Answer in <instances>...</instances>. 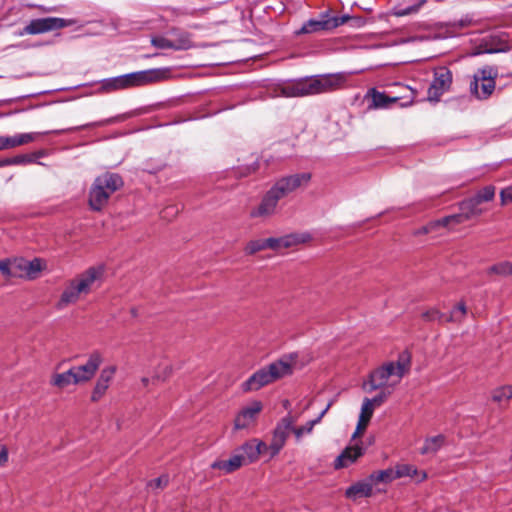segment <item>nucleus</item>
Returning <instances> with one entry per match:
<instances>
[{
    "instance_id": "obj_39",
    "label": "nucleus",
    "mask_w": 512,
    "mask_h": 512,
    "mask_svg": "<svg viewBox=\"0 0 512 512\" xmlns=\"http://www.w3.org/2000/svg\"><path fill=\"white\" fill-rule=\"evenodd\" d=\"M421 317L426 322H445V314L440 312L437 308H431L421 314Z\"/></svg>"
},
{
    "instance_id": "obj_58",
    "label": "nucleus",
    "mask_w": 512,
    "mask_h": 512,
    "mask_svg": "<svg viewBox=\"0 0 512 512\" xmlns=\"http://www.w3.org/2000/svg\"><path fill=\"white\" fill-rule=\"evenodd\" d=\"M412 103H413V96H411L407 101L402 102L400 105L402 107H407V106H410Z\"/></svg>"
},
{
    "instance_id": "obj_36",
    "label": "nucleus",
    "mask_w": 512,
    "mask_h": 512,
    "mask_svg": "<svg viewBox=\"0 0 512 512\" xmlns=\"http://www.w3.org/2000/svg\"><path fill=\"white\" fill-rule=\"evenodd\" d=\"M488 274H497L500 276H511L512 275V262L503 261L492 265L488 271Z\"/></svg>"
},
{
    "instance_id": "obj_9",
    "label": "nucleus",
    "mask_w": 512,
    "mask_h": 512,
    "mask_svg": "<svg viewBox=\"0 0 512 512\" xmlns=\"http://www.w3.org/2000/svg\"><path fill=\"white\" fill-rule=\"evenodd\" d=\"M295 422L296 418L288 413L277 423L273 431L272 441L268 446V451L270 452L271 457L276 456L284 447L288 436L293 432V425Z\"/></svg>"
},
{
    "instance_id": "obj_2",
    "label": "nucleus",
    "mask_w": 512,
    "mask_h": 512,
    "mask_svg": "<svg viewBox=\"0 0 512 512\" xmlns=\"http://www.w3.org/2000/svg\"><path fill=\"white\" fill-rule=\"evenodd\" d=\"M168 73L169 69L167 68H154L106 78L100 81L101 89L106 92H111L142 86L161 81L167 77Z\"/></svg>"
},
{
    "instance_id": "obj_54",
    "label": "nucleus",
    "mask_w": 512,
    "mask_h": 512,
    "mask_svg": "<svg viewBox=\"0 0 512 512\" xmlns=\"http://www.w3.org/2000/svg\"><path fill=\"white\" fill-rule=\"evenodd\" d=\"M8 461V452L5 446L0 447V465Z\"/></svg>"
},
{
    "instance_id": "obj_34",
    "label": "nucleus",
    "mask_w": 512,
    "mask_h": 512,
    "mask_svg": "<svg viewBox=\"0 0 512 512\" xmlns=\"http://www.w3.org/2000/svg\"><path fill=\"white\" fill-rule=\"evenodd\" d=\"M373 485H376L379 482L389 483L396 479L395 470L393 469H385L372 473L369 476Z\"/></svg>"
},
{
    "instance_id": "obj_49",
    "label": "nucleus",
    "mask_w": 512,
    "mask_h": 512,
    "mask_svg": "<svg viewBox=\"0 0 512 512\" xmlns=\"http://www.w3.org/2000/svg\"><path fill=\"white\" fill-rule=\"evenodd\" d=\"M171 13L174 15H191L194 16L197 12L196 9H187V8H171Z\"/></svg>"
},
{
    "instance_id": "obj_3",
    "label": "nucleus",
    "mask_w": 512,
    "mask_h": 512,
    "mask_svg": "<svg viewBox=\"0 0 512 512\" xmlns=\"http://www.w3.org/2000/svg\"><path fill=\"white\" fill-rule=\"evenodd\" d=\"M103 275L101 267H90L85 272L72 279L64 288L59 301L56 304L57 309L61 310L70 304L76 303L81 295L90 293L93 284Z\"/></svg>"
},
{
    "instance_id": "obj_46",
    "label": "nucleus",
    "mask_w": 512,
    "mask_h": 512,
    "mask_svg": "<svg viewBox=\"0 0 512 512\" xmlns=\"http://www.w3.org/2000/svg\"><path fill=\"white\" fill-rule=\"evenodd\" d=\"M10 159V165H19V164H25L32 161V158L30 155L27 154H21L14 157L9 158Z\"/></svg>"
},
{
    "instance_id": "obj_11",
    "label": "nucleus",
    "mask_w": 512,
    "mask_h": 512,
    "mask_svg": "<svg viewBox=\"0 0 512 512\" xmlns=\"http://www.w3.org/2000/svg\"><path fill=\"white\" fill-rule=\"evenodd\" d=\"M68 25L67 21L60 17H46L31 20L19 33L24 35H37L61 29Z\"/></svg>"
},
{
    "instance_id": "obj_30",
    "label": "nucleus",
    "mask_w": 512,
    "mask_h": 512,
    "mask_svg": "<svg viewBox=\"0 0 512 512\" xmlns=\"http://www.w3.org/2000/svg\"><path fill=\"white\" fill-rule=\"evenodd\" d=\"M427 0H415L410 6L403 7L402 5H396L392 8V14L396 17H403L411 14H416L422 6L426 4Z\"/></svg>"
},
{
    "instance_id": "obj_19",
    "label": "nucleus",
    "mask_w": 512,
    "mask_h": 512,
    "mask_svg": "<svg viewBox=\"0 0 512 512\" xmlns=\"http://www.w3.org/2000/svg\"><path fill=\"white\" fill-rule=\"evenodd\" d=\"M365 453V448L360 444L346 447L334 461V468L341 469L348 467L357 461Z\"/></svg>"
},
{
    "instance_id": "obj_18",
    "label": "nucleus",
    "mask_w": 512,
    "mask_h": 512,
    "mask_svg": "<svg viewBox=\"0 0 512 512\" xmlns=\"http://www.w3.org/2000/svg\"><path fill=\"white\" fill-rule=\"evenodd\" d=\"M116 372L115 366H108L101 370L91 394V401L98 402L106 393Z\"/></svg>"
},
{
    "instance_id": "obj_43",
    "label": "nucleus",
    "mask_w": 512,
    "mask_h": 512,
    "mask_svg": "<svg viewBox=\"0 0 512 512\" xmlns=\"http://www.w3.org/2000/svg\"><path fill=\"white\" fill-rule=\"evenodd\" d=\"M374 412V407L370 404L369 398H364L359 418L366 421H370Z\"/></svg>"
},
{
    "instance_id": "obj_10",
    "label": "nucleus",
    "mask_w": 512,
    "mask_h": 512,
    "mask_svg": "<svg viewBox=\"0 0 512 512\" xmlns=\"http://www.w3.org/2000/svg\"><path fill=\"white\" fill-rule=\"evenodd\" d=\"M281 93L288 98L315 96L313 75L288 80L281 87Z\"/></svg>"
},
{
    "instance_id": "obj_27",
    "label": "nucleus",
    "mask_w": 512,
    "mask_h": 512,
    "mask_svg": "<svg viewBox=\"0 0 512 512\" xmlns=\"http://www.w3.org/2000/svg\"><path fill=\"white\" fill-rule=\"evenodd\" d=\"M445 442V437L443 435H436L433 437H428L424 441V445L420 449V453L422 455L425 454H435L437 453Z\"/></svg>"
},
{
    "instance_id": "obj_29",
    "label": "nucleus",
    "mask_w": 512,
    "mask_h": 512,
    "mask_svg": "<svg viewBox=\"0 0 512 512\" xmlns=\"http://www.w3.org/2000/svg\"><path fill=\"white\" fill-rule=\"evenodd\" d=\"M37 133H22L14 136H5L6 149L14 148L32 142Z\"/></svg>"
},
{
    "instance_id": "obj_24",
    "label": "nucleus",
    "mask_w": 512,
    "mask_h": 512,
    "mask_svg": "<svg viewBox=\"0 0 512 512\" xmlns=\"http://www.w3.org/2000/svg\"><path fill=\"white\" fill-rule=\"evenodd\" d=\"M42 268V260L39 258H34L33 260L30 261L24 259L19 260L20 273L23 272V276H26L29 279L35 278L37 273H39L42 270Z\"/></svg>"
},
{
    "instance_id": "obj_1",
    "label": "nucleus",
    "mask_w": 512,
    "mask_h": 512,
    "mask_svg": "<svg viewBox=\"0 0 512 512\" xmlns=\"http://www.w3.org/2000/svg\"><path fill=\"white\" fill-rule=\"evenodd\" d=\"M411 367L410 355L403 352L396 361H388L372 370L368 375V380L364 382L363 388L368 392L379 389L394 391L400 384L403 377L408 374Z\"/></svg>"
},
{
    "instance_id": "obj_52",
    "label": "nucleus",
    "mask_w": 512,
    "mask_h": 512,
    "mask_svg": "<svg viewBox=\"0 0 512 512\" xmlns=\"http://www.w3.org/2000/svg\"><path fill=\"white\" fill-rule=\"evenodd\" d=\"M368 423H369V421L363 420V422H362V419L359 418L357 426H356V430L352 435V439H355L359 433H361L363 430H365Z\"/></svg>"
},
{
    "instance_id": "obj_20",
    "label": "nucleus",
    "mask_w": 512,
    "mask_h": 512,
    "mask_svg": "<svg viewBox=\"0 0 512 512\" xmlns=\"http://www.w3.org/2000/svg\"><path fill=\"white\" fill-rule=\"evenodd\" d=\"M240 455L244 456V464L255 462L261 453L268 450V446L257 439H252L245 442L236 449Z\"/></svg>"
},
{
    "instance_id": "obj_12",
    "label": "nucleus",
    "mask_w": 512,
    "mask_h": 512,
    "mask_svg": "<svg viewBox=\"0 0 512 512\" xmlns=\"http://www.w3.org/2000/svg\"><path fill=\"white\" fill-rule=\"evenodd\" d=\"M347 81L344 72L313 75L315 94H324L341 89Z\"/></svg>"
},
{
    "instance_id": "obj_47",
    "label": "nucleus",
    "mask_w": 512,
    "mask_h": 512,
    "mask_svg": "<svg viewBox=\"0 0 512 512\" xmlns=\"http://www.w3.org/2000/svg\"><path fill=\"white\" fill-rule=\"evenodd\" d=\"M501 204L506 205L512 202V186L506 187L500 192Z\"/></svg>"
},
{
    "instance_id": "obj_45",
    "label": "nucleus",
    "mask_w": 512,
    "mask_h": 512,
    "mask_svg": "<svg viewBox=\"0 0 512 512\" xmlns=\"http://www.w3.org/2000/svg\"><path fill=\"white\" fill-rule=\"evenodd\" d=\"M169 477L168 475H161L158 478H155L151 481H149L148 486L151 488H164L168 485Z\"/></svg>"
},
{
    "instance_id": "obj_61",
    "label": "nucleus",
    "mask_w": 512,
    "mask_h": 512,
    "mask_svg": "<svg viewBox=\"0 0 512 512\" xmlns=\"http://www.w3.org/2000/svg\"><path fill=\"white\" fill-rule=\"evenodd\" d=\"M142 381L146 384L148 382L147 378H143Z\"/></svg>"
},
{
    "instance_id": "obj_57",
    "label": "nucleus",
    "mask_w": 512,
    "mask_h": 512,
    "mask_svg": "<svg viewBox=\"0 0 512 512\" xmlns=\"http://www.w3.org/2000/svg\"><path fill=\"white\" fill-rule=\"evenodd\" d=\"M504 388L506 391L507 399H511L512 398V385L504 386Z\"/></svg>"
},
{
    "instance_id": "obj_53",
    "label": "nucleus",
    "mask_w": 512,
    "mask_h": 512,
    "mask_svg": "<svg viewBox=\"0 0 512 512\" xmlns=\"http://www.w3.org/2000/svg\"><path fill=\"white\" fill-rule=\"evenodd\" d=\"M178 213V210L176 207L174 206H168L166 207L162 212H161V217L162 218H167V217H170V216H174L175 214Z\"/></svg>"
},
{
    "instance_id": "obj_37",
    "label": "nucleus",
    "mask_w": 512,
    "mask_h": 512,
    "mask_svg": "<svg viewBox=\"0 0 512 512\" xmlns=\"http://www.w3.org/2000/svg\"><path fill=\"white\" fill-rule=\"evenodd\" d=\"M318 423H319V419H313V420L306 422L302 426H299V427L293 426V434L295 436L296 441L299 442L305 434L312 433L314 426Z\"/></svg>"
},
{
    "instance_id": "obj_25",
    "label": "nucleus",
    "mask_w": 512,
    "mask_h": 512,
    "mask_svg": "<svg viewBox=\"0 0 512 512\" xmlns=\"http://www.w3.org/2000/svg\"><path fill=\"white\" fill-rule=\"evenodd\" d=\"M50 384L59 389H64L69 385H77L79 383L75 380L74 373L70 368L65 372L53 374L50 379Z\"/></svg>"
},
{
    "instance_id": "obj_22",
    "label": "nucleus",
    "mask_w": 512,
    "mask_h": 512,
    "mask_svg": "<svg viewBox=\"0 0 512 512\" xmlns=\"http://www.w3.org/2000/svg\"><path fill=\"white\" fill-rule=\"evenodd\" d=\"M373 492V484L368 477L363 481H359L349 486L345 491V496L349 499L356 500L358 498L370 497Z\"/></svg>"
},
{
    "instance_id": "obj_4",
    "label": "nucleus",
    "mask_w": 512,
    "mask_h": 512,
    "mask_svg": "<svg viewBox=\"0 0 512 512\" xmlns=\"http://www.w3.org/2000/svg\"><path fill=\"white\" fill-rule=\"evenodd\" d=\"M292 373V364L290 359L282 358L275 361L253 373L246 381L241 384L243 392L257 391Z\"/></svg>"
},
{
    "instance_id": "obj_16",
    "label": "nucleus",
    "mask_w": 512,
    "mask_h": 512,
    "mask_svg": "<svg viewBox=\"0 0 512 512\" xmlns=\"http://www.w3.org/2000/svg\"><path fill=\"white\" fill-rule=\"evenodd\" d=\"M451 83V71L447 67H439L434 72V79L429 88V94L438 97L449 89Z\"/></svg>"
},
{
    "instance_id": "obj_5",
    "label": "nucleus",
    "mask_w": 512,
    "mask_h": 512,
    "mask_svg": "<svg viewBox=\"0 0 512 512\" xmlns=\"http://www.w3.org/2000/svg\"><path fill=\"white\" fill-rule=\"evenodd\" d=\"M123 184V179L118 173L106 172L96 177L89 191L90 207L100 211L107 204L110 196Z\"/></svg>"
},
{
    "instance_id": "obj_35",
    "label": "nucleus",
    "mask_w": 512,
    "mask_h": 512,
    "mask_svg": "<svg viewBox=\"0 0 512 512\" xmlns=\"http://www.w3.org/2000/svg\"><path fill=\"white\" fill-rule=\"evenodd\" d=\"M495 196V187L493 185L485 186L484 188L480 189L474 196L473 201L474 203H483V202H489L494 199Z\"/></svg>"
},
{
    "instance_id": "obj_31",
    "label": "nucleus",
    "mask_w": 512,
    "mask_h": 512,
    "mask_svg": "<svg viewBox=\"0 0 512 512\" xmlns=\"http://www.w3.org/2000/svg\"><path fill=\"white\" fill-rule=\"evenodd\" d=\"M173 42V50H188L193 47V42L191 40V35L188 32H177L175 33V39L171 40Z\"/></svg>"
},
{
    "instance_id": "obj_59",
    "label": "nucleus",
    "mask_w": 512,
    "mask_h": 512,
    "mask_svg": "<svg viewBox=\"0 0 512 512\" xmlns=\"http://www.w3.org/2000/svg\"><path fill=\"white\" fill-rule=\"evenodd\" d=\"M6 144H5V136L0 137V150H5Z\"/></svg>"
},
{
    "instance_id": "obj_51",
    "label": "nucleus",
    "mask_w": 512,
    "mask_h": 512,
    "mask_svg": "<svg viewBox=\"0 0 512 512\" xmlns=\"http://www.w3.org/2000/svg\"><path fill=\"white\" fill-rule=\"evenodd\" d=\"M427 225H428V230L430 232L437 231L439 228H446L444 226V223L442 222V218L431 221Z\"/></svg>"
},
{
    "instance_id": "obj_13",
    "label": "nucleus",
    "mask_w": 512,
    "mask_h": 512,
    "mask_svg": "<svg viewBox=\"0 0 512 512\" xmlns=\"http://www.w3.org/2000/svg\"><path fill=\"white\" fill-rule=\"evenodd\" d=\"M102 362L103 357L101 353L98 351L92 352L88 356L86 363L71 367L75 380L78 381L79 384L90 381L95 376Z\"/></svg>"
},
{
    "instance_id": "obj_33",
    "label": "nucleus",
    "mask_w": 512,
    "mask_h": 512,
    "mask_svg": "<svg viewBox=\"0 0 512 512\" xmlns=\"http://www.w3.org/2000/svg\"><path fill=\"white\" fill-rule=\"evenodd\" d=\"M467 308L464 302L458 303L449 314H445V322L460 323L465 318Z\"/></svg>"
},
{
    "instance_id": "obj_44",
    "label": "nucleus",
    "mask_w": 512,
    "mask_h": 512,
    "mask_svg": "<svg viewBox=\"0 0 512 512\" xmlns=\"http://www.w3.org/2000/svg\"><path fill=\"white\" fill-rule=\"evenodd\" d=\"M151 44L158 49H172L173 42L163 36H156L151 39Z\"/></svg>"
},
{
    "instance_id": "obj_26",
    "label": "nucleus",
    "mask_w": 512,
    "mask_h": 512,
    "mask_svg": "<svg viewBox=\"0 0 512 512\" xmlns=\"http://www.w3.org/2000/svg\"><path fill=\"white\" fill-rule=\"evenodd\" d=\"M396 479L402 477H416L419 476L418 481H423L426 479L427 474L425 471H418L414 465L410 464H401L397 465L395 469Z\"/></svg>"
},
{
    "instance_id": "obj_7",
    "label": "nucleus",
    "mask_w": 512,
    "mask_h": 512,
    "mask_svg": "<svg viewBox=\"0 0 512 512\" xmlns=\"http://www.w3.org/2000/svg\"><path fill=\"white\" fill-rule=\"evenodd\" d=\"M351 19L349 15L332 16L330 10L323 11L317 19H309L295 32L296 35L332 31Z\"/></svg>"
},
{
    "instance_id": "obj_14",
    "label": "nucleus",
    "mask_w": 512,
    "mask_h": 512,
    "mask_svg": "<svg viewBox=\"0 0 512 512\" xmlns=\"http://www.w3.org/2000/svg\"><path fill=\"white\" fill-rule=\"evenodd\" d=\"M262 408L263 406L260 401H253L243 407L235 417L234 428L242 430L254 426Z\"/></svg>"
},
{
    "instance_id": "obj_41",
    "label": "nucleus",
    "mask_w": 512,
    "mask_h": 512,
    "mask_svg": "<svg viewBox=\"0 0 512 512\" xmlns=\"http://www.w3.org/2000/svg\"><path fill=\"white\" fill-rule=\"evenodd\" d=\"M113 122H115V118H109V119H105V120H101V121H97V122H91V123L83 124V125H80L77 127L69 128V129H66V131H69V132L70 131H78V130H83V129H87V128H91V127L104 126V125H107V124H110ZM52 132L55 134H59V133L65 132V130H54Z\"/></svg>"
},
{
    "instance_id": "obj_60",
    "label": "nucleus",
    "mask_w": 512,
    "mask_h": 512,
    "mask_svg": "<svg viewBox=\"0 0 512 512\" xmlns=\"http://www.w3.org/2000/svg\"><path fill=\"white\" fill-rule=\"evenodd\" d=\"M8 165H10V159L9 158H5L3 160H0V167L8 166Z\"/></svg>"
},
{
    "instance_id": "obj_17",
    "label": "nucleus",
    "mask_w": 512,
    "mask_h": 512,
    "mask_svg": "<svg viewBox=\"0 0 512 512\" xmlns=\"http://www.w3.org/2000/svg\"><path fill=\"white\" fill-rule=\"evenodd\" d=\"M279 200L280 198L271 189H269L263 196L260 204L251 210L250 216L252 218H257L273 215L276 212Z\"/></svg>"
},
{
    "instance_id": "obj_6",
    "label": "nucleus",
    "mask_w": 512,
    "mask_h": 512,
    "mask_svg": "<svg viewBox=\"0 0 512 512\" xmlns=\"http://www.w3.org/2000/svg\"><path fill=\"white\" fill-rule=\"evenodd\" d=\"M497 77V69L491 66L479 69L469 84V90L478 100L488 99L495 90V78Z\"/></svg>"
},
{
    "instance_id": "obj_28",
    "label": "nucleus",
    "mask_w": 512,
    "mask_h": 512,
    "mask_svg": "<svg viewBox=\"0 0 512 512\" xmlns=\"http://www.w3.org/2000/svg\"><path fill=\"white\" fill-rule=\"evenodd\" d=\"M0 272L6 278L22 277L20 273L19 260L11 261L10 259H3L0 261Z\"/></svg>"
},
{
    "instance_id": "obj_23",
    "label": "nucleus",
    "mask_w": 512,
    "mask_h": 512,
    "mask_svg": "<svg viewBox=\"0 0 512 512\" xmlns=\"http://www.w3.org/2000/svg\"><path fill=\"white\" fill-rule=\"evenodd\" d=\"M369 93L371 95L370 109H386L401 99L400 97L388 96L384 92L377 91L375 88H372Z\"/></svg>"
},
{
    "instance_id": "obj_21",
    "label": "nucleus",
    "mask_w": 512,
    "mask_h": 512,
    "mask_svg": "<svg viewBox=\"0 0 512 512\" xmlns=\"http://www.w3.org/2000/svg\"><path fill=\"white\" fill-rule=\"evenodd\" d=\"M244 465V456L235 450V453L227 460H215L210 467L223 471L225 474L232 473Z\"/></svg>"
},
{
    "instance_id": "obj_32",
    "label": "nucleus",
    "mask_w": 512,
    "mask_h": 512,
    "mask_svg": "<svg viewBox=\"0 0 512 512\" xmlns=\"http://www.w3.org/2000/svg\"><path fill=\"white\" fill-rule=\"evenodd\" d=\"M479 205L480 203H474L473 197H471L460 203V210L467 215V219L470 220L472 217L479 216L483 213V211L478 208Z\"/></svg>"
},
{
    "instance_id": "obj_50",
    "label": "nucleus",
    "mask_w": 512,
    "mask_h": 512,
    "mask_svg": "<svg viewBox=\"0 0 512 512\" xmlns=\"http://www.w3.org/2000/svg\"><path fill=\"white\" fill-rule=\"evenodd\" d=\"M492 399L495 402H500L503 399H507L506 391L504 387L496 389L492 394Z\"/></svg>"
},
{
    "instance_id": "obj_56",
    "label": "nucleus",
    "mask_w": 512,
    "mask_h": 512,
    "mask_svg": "<svg viewBox=\"0 0 512 512\" xmlns=\"http://www.w3.org/2000/svg\"><path fill=\"white\" fill-rule=\"evenodd\" d=\"M428 233H431L429 230H428V225H425L423 227H421L420 229H418L415 234L416 235H421V234H428Z\"/></svg>"
},
{
    "instance_id": "obj_40",
    "label": "nucleus",
    "mask_w": 512,
    "mask_h": 512,
    "mask_svg": "<svg viewBox=\"0 0 512 512\" xmlns=\"http://www.w3.org/2000/svg\"><path fill=\"white\" fill-rule=\"evenodd\" d=\"M466 221H468L467 215H465L462 211H460V213L448 215L442 218V222L447 228L462 224Z\"/></svg>"
},
{
    "instance_id": "obj_62",
    "label": "nucleus",
    "mask_w": 512,
    "mask_h": 512,
    "mask_svg": "<svg viewBox=\"0 0 512 512\" xmlns=\"http://www.w3.org/2000/svg\"><path fill=\"white\" fill-rule=\"evenodd\" d=\"M288 406V401L286 400L284 403V407L286 408Z\"/></svg>"
},
{
    "instance_id": "obj_38",
    "label": "nucleus",
    "mask_w": 512,
    "mask_h": 512,
    "mask_svg": "<svg viewBox=\"0 0 512 512\" xmlns=\"http://www.w3.org/2000/svg\"><path fill=\"white\" fill-rule=\"evenodd\" d=\"M267 249L266 239L251 240L247 243L244 251L247 255H254L255 253Z\"/></svg>"
},
{
    "instance_id": "obj_42",
    "label": "nucleus",
    "mask_w": 512,
    "mask_h": 512,
    "mask_svg": "<svg viewBox=\"0 0 512 512\" xmlns=\"http://www.w3.org/2000/svg\"><path fill=\"white\" fill-rule=\"evenodd\" d=\"M381 391L373 398H369L370 404L375 408L381 406L393 391L387 389H380Z\"/></svg>"
},
{
    "instance_id": "obj_55",
    "label": "nucleus",
    "mask_w": 512,
    "mask_h": 512,
    "mask_svg": "<svg viewBox=\"0 0 512 512\" xmlns=\"http://www.w3.org/2000/svg\"><path fill=\"white\" fill-rule=\"evenodd\" d=\"M333 404V401L331 400L324 409H322L321 413L315 418V419H319V423L321 422L322 418L324 417V415L328 412V410L330 409V407L332 406Z\"/></svg>"
},
{
    "instance_id": "obj_48",
    "label": "nucleus",
    "mask_w": 512,
    "mask_h": 512,
    "mask_svg": "<svg viewBox=\"0 0 512 512\" xmlns=\"http://www.w3.org/2000/svg\"><path fill=\"white\" fill-rule=\"evenodd\" d=\"M509 50L508 46L499 47V48H485L484 50H478L473 53V55H479V54H495V53H502L507 52Z\"/></svg>"
},
{
    "instance_id": "obj_8",
    "label": "nucleus",
    "mask_w": 512,
    "mask_h": 512,
    "mask_svg": "<svg viewBox=\"0 0 512 512\" xmlns=\"http://www.w3.org/2000/svg\"><path fill=\"white\" fill-rule=\"evenodd\" d=\"M311 178L312 175L309 172L286 175L276 180L270 189L282 199L297 189L307 186Z\"/></svg>"
},
{
    "instance_id": "obj_15",
    "label": "nucleus",
    "mask_w": 512,
    "mask_h": 512,
    "mask_svg": "<svg viewBox=\"0 0 512 512\" xmlns=\"http://www.w3.org/2000/svg\"><path fill=\"white\" fill-rule=\"evenodd\" d=\"M312 239L308 232L304 233H291L281 237L267 238V249L279 251L282 248H290L298 244L307 243Z\"/></svg>"
}]
</instances>
